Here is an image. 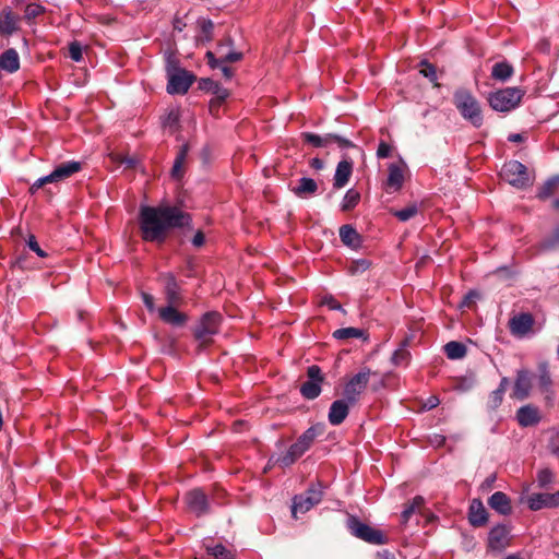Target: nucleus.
I'll list each match as a JSON object with an SVG mask.
<instances>
[{"instance_id": "obj_1", "label": "nucleus", "mask_w": 559, "mask_h": 559, "mask_svg": "<svg viewBox=\"0 0 559 559\" xmlns=\"http://www.w3.org/2000/svg\"><path fill=\"white\" fill-rule=\"evenodd\" d=\"M191 215L177 205H143L139 212V225L144 241L163 243L175 228L190 226Z\"/></svg>"}, {"instance_id": "obj_2", "label": "nucleus", "mask_w": 559, "mask_h": 559, "mask_svg": "<svg viewBox=\"0 0 559 559\" xmlns=\"http://www.w3.org/2000/svg\"><path fill=\"white\" fill-rule=\"evenodd\" d=\"M453 104L462 117L475 128L483 126L481 108L476 97L466 88H459L453 94Z\"/></svg>"}, {"instance_id": "obj_3", "label": "nucleus", "mask_w": 559, "mask_h": 559, "mask_svg": "<svg viewBox=\"0 0 559 559\" xmlns=\"http://www.w3.org/2000/svg\"><path fill=\"white\" fill-rule=\"evenodd\" d=\"M319 431L316 427H309L289 449L281 456L277 457L276 463L281 467H288L293 465L299 457H301L313 444Z\"/></svg>"}, {"instance_id": "obj_4", "label": "nucleus", "mask_w": 559, "mask_h": 559, "mask_svg": "<svg viewBox=\"0 0 559 559\" xmlns=\"http://www.w3.org/2000/svg\"><path fill=\"white\" fill-rule=\"evenodd\" d=\"M524 95L525 91L520 87H506L490 93L488 103L493 110L508 112L520 105Z\"/></svg>"}, {"instance_id": "obj_5", "label": "nucleus", "mask_w": 559, "mask_h": 559, "mask_svg": "<svg viewBox=\"0 0 559 559\" xmlns=\"http://www.w3.org/2000/svg\"><path fill=\"white\" fill-rule=\"evenodd\" d=\"M346 527L355 537L372 544V545H383L388 542V537L383 534L382 531L377 530L366 523H362L357 516L348 515L346 521Z\"/></svg>"}, {"instance_id": "obj_6", "label": "nucleus", "mask_w": 559, "mask_h": 559, "mask_svg": "<svg viewBox=\"0 0 559 559\" xmlns=\"http://www.w3.org/2000/svg\"><path fill=\"white\" fill-rule=\"evenodd\" d=\"M222 316L218 312H206L202 316L199 323L194 328V337L201 345H209L213 335L219 331Z\"/></svg>"}, {"instance_id": "obj_7", "label": "nucleus", "mask_w": 559, "mask_h": 559, "mask_svg": "<svg viewBox=\"0 0 559 559\" xmlns=\"http://www.w3.org/2000/svg\"><path fill=\"white\" fill-rule=\"evenodd\" d=\"M500 177L513 187L523 189L531 183V178L525 165L519 160H509L503 164Z\"/></svg>"}, {"instance_id": "obj_8", "label": "nucleus", "mask_w": 559, "mask_h": 559, "mask_svg": "<svg viewBox=\"0 0 559 559\" xmlns=\"http://www.w3.org/2000/svg\"><path fill=\"white\" fill-rule=\"evenodd\" d=\"M301 139L305 143L313 147H329L332 144H336L341 150L355 147L353 141L335 133L319 135L312 132H302Z\"/></svg>"}, {"instance_id": "obj_9", "label": "nucleus", "mask_w": 559, "mask_h": 559, "mask_svg": "<svg viewBox=\"0 0 559 559\" xmlns=\"http://www.w3.org/2000/svg\"><path fill=\"white\" fill-rule=\"evenodd\" d=\"M370 374L371 371L369 368H361L360 371L345 384L344 397L349 404L355 405L359 401L361 393L367 388Z\"/></svg>"}, {"instance_id": "obj_10", "label": "nucleus", "mask_w": 559, "mask_h": 559, "mask_svg": "<svg viewBox=\"0 0 559 559\" xmlns=\"http://www.w3.org/2000/svg\"><path fill=\"white\" fill-rule=\"evenodd\" d=\"M323 492L319 486H311L304 495L294 497L292 513L297 518L298 513H306L322 500Z\"/></svg>"}, {"instance_id": "obj_11", "label": "nucleus", "mask_w": 559, "mask_h": 559, "mask_svg": "<svg viewBox=\"0 0 559 559\" xmlns=\"http://www.w3.org/2000/svg\"><path fill=\"white\" fill-rule=\"evenodd\" d=\"M308 380L300 386L301 395L307 400H314L321 393V384L324 380L321 368L312 365L307 369Z\"/></svg>"}, {"instance_id": "obj_12", "label": "nucleus", "mask_w": 559, "mask_h": 559, "mask_svg": "<svg viewBox=\"0 0 559 559\" xmlns=\"http://www.w3.org/2000/svg\"><path fill=\"white\" fill-rule=\"evenodd\" d=\"M535 319L530 312H521L512 316L508 322V328L516 338H524L527 336L534 328Z\"/></svg>"}, {"instance_id": "obj_13", "label": "nucleus", "mask_w": 559, "mask_h": 559, "mask_svg": "<svg viewBox=\"0 0 559 559\" xmlns=\"http://www.w3.org/2000/svg\"><path fill=\"white\" fill-rule=\"evenodd\" d=\"M185 500L189 511L197 516H203L211 511L209 498L200 488L187 492Z\"/></svg>"}, {"instance_id": "obj_14", "label": "nucleus", "mask_w": 559, "mask_h": 559, "mask_svg": "<svg viewBox=\"0 0 559 559\" xmlns=\"http://www.w3.org/2000/svg\"><path fill=\"white\" fill-rule=\"evenodd\" d=\"M167 92L171 95L180 94L183 95L188 92L190 86L194 81V75L189 73L187 70L181 69L179 71H175L170 75L167 76Z\"/></svg>"}, {"instance_id": "obj_15", "label": "nucleus", "mask_w": 559, "mask_h": 559, "mask_svg": "<svg viewBox=\"0 0 559 559\" xmlns=\"http://www.w3.org/2000/svg\"><path fill=\"white\" fill-rule=\"evenodd\" d=\"M532 381L533 374L528 370H518L512 397L520 401L527 399L532 390Z\"/></svg>"}, {"instance_id": "obj_16", "label": "nucleus", "mask_w": 559, "mask_h": 559, "mask_svg": "<svg viewBox=\"0 0 559 559\" xmlns=\"http://www.w3.org/2000/svg\"><path fill=\"white\" fill-rule=\"evenodd\" d=\"M160 281L164 283V294L167 306H179L182 301L179 284L171 273L160 275Z\"/></svg>"}, {"instance_id": "obj_17", "label": "nucleus", "mask_w": 559, "mask_h": 559, "mask_svg": "<svg viewBox=\"0 0 559 559\" xmlns=\"http://www.w3.org/2000/svg\"><path fill=\"white\" fill-rule=\"evenodd\" d=\"M406 165L401 163H392L389 165V175L385 181L386 192L393 193L402 189L404 183V173Z\"/></svg>"}, {"instance_id": "obj_18", "label": "nucleus", "mask_w": 559, "mask_h": 559, "mask_svg": "<svg viewBox=\"0 0 559 559\" xmlns=\"http://www.w3.org/2000/svg\"><path fill=\"white\" fill-rule=\"evenodd\" d=\"M527 506L532 511H538L544 508H556L559 506V490L555 493H533L527 499Z\"/></svg>"}, {"instance_id": "obj_19", "label": "nucleus", "mask_w": 559, "mask_h": 559, "mask_svg": "<svg viewBox=\"0 0 559 559\" xmlns=\"http://www.w3.org/2000/svg\"><path fill=\"white\" fill-rule=\"evenodd\" d=\"M510 530L507 525L493 526L488 534V547L492 550H502L509 545Z\"/></svg>"}, {"instance_id": "obj_20", "label": "nucleus", "mask_w": 559, "mask_h": 559, "mask_svg": "<svg viewBox=\"0 0 559 559\" xmlns=\"http://www.w3.org/2000/svg\"><path fill=\"white\" fill-rule=\"evenodd\" d=\"M353 406L349 404L346 399L334 401L329 409L328 419L329 423L333 426L341 425L349 414V407Z\"/></svg>"}, {"instance_id": "obj_21", "label": "nucleus", "mask_w": 559, "mask_h": 559, "mask_svg": "<svg viewBox=\"0 0 559 559\" xmlns=\"http://www.w3.org/2000/svg\"><path fill=\"white\" fill-rule=\"evenodd\" d=\"M82 169V163L76 160H69L66 163H61L58 165L53 171L49 174V177L53 182H59L62 180H66L73 176L74 174L79 173Z\"/></svg>"}, {"instance_id": "obj_22", "label": "nucleus", "mask_w": 559, "mask_h": 559, "mask_svg": "<svg viewBox=\"0 0 559 559\" xmlns=\"http://www.w3.org/2000/svg\"><path fill=\"white\" fill-rule=\"evenodd\" d=\"M468 521L474 527H481L488 522V512L479 499H473L468 509Z\"/></svg>"}, {"instance_id": "obj_23", "label": "nucleus", "mask_w": 559, "mask_h": 559, "mask_svg": "<svg viewBox=\"0 0 559 559\" xmlns=\"http://www.w3.org/2000/svg\"><path fill=\"white\" fill-rule=\"evenodd\" d=\"M516 420L521 427L535 426L540 421V414L536 406L524 405L516 412Z\"/></svg>"}, {"instance_id": "obj_24", "label": "nucleus", "mask_w": 559, "mask_h": 559, "mask_svg": "<svg viewBox=\"0 0 559 559\" xmlns=\"http://www.w3.org/2000/svg\"><path fill=\"white\" fill-rule=\"evenodd\" d=\"M177 306H166L158 309L159 318L163 322L174 325L182 326L186 324L188 317L176 309Z\"/></svg>"}, {"instance_id": "obj_25", "label": "nucleus", "mask_w": 559, "mask_h": 559, "mask_svg": "<svg viewBox=\"0 0 559 559\" xmlns=\"http://www.w3.org/2000/svg\"><path fill=\"white\" fill-rule=\"evenodd\" d=\"M489 507L502 515H509L512 512L510 498L502 491L493 492L488 499Z\"/></svg>"}, {"instance_id": "obj_26", "label": "nucleus", "mask_w": 559, "mask_h": 559, "mask_svg": "<svg viewBox=\"0 0 559 559\" xmlns=\"http://www.w3.org/2000/svg\"><path fill=\"white\" fill-rule=\"evenodd\" d=\"M352 173L353 163L347 159L341 160L336 166L333 187L335 189L345 187L350 178Z\"/></svg>"}, {"instance_id": "obj_27", "label": "nucleus", "mask_w": 559, "mask_h": 559, "mask_svg": "<svg viewBox=\"0 0 559 559\" xmlns=\"http://www.w3.org/2000/svg\"><path fill=\"white\" fill-rule=\"evenodd\" d=\"M20 57L15 49L9 48L0 55V69L9 73L17 71Z\"/></svg>"}, {"instance_id": "obj_28", "label": "nucleus", "mask_w": 559, "mask_h": 559, "mask_svg": "<svg viewBox=\"0 0 559 559\" xmlns=\"http://www.w3.org/2000/svg\"><path fill=\"white\" fill-rule=\"evenodd\" d=\"M340 238L344 245L352 248H358L361 245V237L352 225H343L340 228Z\"/></svg>"}, {"instance_id": "obj_29", "label": "nucleus", "mask_w": 559, "mask_h": 559, "mask_svg": "<svg viewBox=\"0 0 559 559\" xmlns=\"http://www.w3.org/2000/svg\"><path fill=\"white\" fill-rule=\"evenodd\" d=\"M513 74V67L507 62H497L491 70V78L496 81L506 82Z\"/></svg>"}, {"instance_id": "obj_30", "label": "nucleus", "mask_w": 559, "mask_h": 559, "mask_svg": "<svg viewBox=\"0 0 559 559\" xmlns=\"http://www.w3.org/2000/svg\"><path fill=\"white\" fill-rule=\"evenodd\" d=\"M318 185L312 178L302 177L299 179L297 187L293 189L298 197L312 195L317 192Z\"/></svg>"}, {"instance_id": "obj_31", "label": "nucleus", "mask_w": 559, "mask_h": 559, "mask_svg": "<svg viewBox=\"0 0 559 559\" xmlns=\"http://www.w3.org/2000/svg\"><path fill=\"white\" fill-rule=\"evenodd\" d=\"M16 29V19L10 10L0 14V33L11 35Z\"/></svg>"}, {"instance_id": "obj_32", "label": "nucleus", "mask_w": 559, "mask_h": 559, "mask_svg": "<svg viewBox=\"0 0 559 559\" xmlns=\"http://www.w3.org/2000/svg\"><path fill=\"white\" fill-rule=\"evenodd\" d=\"M559 187V176L549 178L538 190L537 198L546 200L551 197Z\"/></svg>"}, {"instance_id": "obj_33", "label": "nucleus", "mask_w": 559, "mask_h": 559, "mask_svg": "<svg viewBox=\"0 0 559 559\" xmlns=\"http://www.w3.org/2000/svg\"><path fill=\"white\" fill-rule=\"evenodd\" d=\"M187 154H188V145L185 144L180 147V150L175 158L173 168H171V176L176 179L181 178L183 175L182 166L186 160Z\"/></svg>"}, {"instance_id": "obj_34", "label": "nucleus", "mask_w": 559, "mask_h": 559, "mask_svg": "<svg viewBox=\"0 0 559 559\" xmlns=\"http://www.w3.org/2000/svg\"><path fill=\"white\" fill-rule=\"evenodd\" d=\"M444 352L450 359H461L466 355V347L460 342L451 341L445 344Z\"/></svg>"}, {"instance_id": "obj_35", "label": "nucleus", "mask_w": 559, "mask_h": 559, "mask_svg": "<svg viewBox=\"0 0 559 559\" xmlns=\"http://www.w3.org/2000/svg\"><path fill=\"white\" fill-rule=\"evenodd\" d=\"M552 384V380L548 370L547 362H540L538 365V385L543 392L549 391Z\"/></svg>"}, {"instance_id": "obj_36", "label": "nucleus", "mask_w": 559, "mask_h": 559, "mask_svg": "<svg viewBox=\"0 0 559 559\" xmlns=\"http://www.w3.org/2000/svg\"><path fill=\"white\" fill-rule=\"evenodd\" d=\"M424 502L425 500L421 496L414 497L413 500L407 503L402 511L401 518L403 523L408 522L411 516L424 506Z\"/></svg>"}, {"instance_id": "obj_37", "label": "nucleus", "mask_w": 559, "mask_h": 559, "mask_svg": "<svg viewBox=\"0 0 559 559\" xmlns=\"http://www.w3.org/2000/svg\"><path fill=\"white\" fill-rule=\"evenodd\" d=\"M365 335V331L358 328H342L333 332L336 340L359 338Z\"/></svg>"}, {"instance_id": "obj_38", "label": "nucleus", "mask_w": 559, "mask_h": 559, "mask_svg": "<svg viewBox=\"0 0 559 559\" xmlns=\"http://www.w3.org/2000/svg\"><path fill=\"white\" fill-rule=\"evenodd\" d=\"M418 205L416 203L409 204L402 210H394L391 213L401 222H407L418 214Z\"/></svg>"}, {"instance_id": "obj_39", "label": "nucleus", "mask_w": 559, "mask_h": 559, "mask_svg": "<svg viewBox=\"0 0 559 559\" xmlns=\"http://www.w3.org/2000/svg\"><path fill=\"white\" fill-rule=\"evenodd\" d=\"M360 200V193L354 189L347 190L342 201V211L347 212L353 210Z\"/></svg>"}, {"instance_id": "obj_40", "label": "nucleus", "mask_w": 559, "mask_h": 559, "mask_svg": "<svg viewBox=\"0 0 559 559\" xmlns=\"http://www.w3.org/2000/svg\"><path fill=\"white\" fill-rule=\"evenodd\" d=\"M407 341H404L403 344L393 353L391 357V361L395 366H401L407 364L409 359V352L406 349Z\"/></svg>"}, {"instance_id": "obj_41", "label": "nucleus", "mask_w": 559, "mask_h": 559, "mask_svg": "<svg viewBox=\"0 0 559 559\" xmlns=\"http://www.w3.org/2000/svg\"><path fill=\"white\" fill-rule=\"evenodd\" d=\"M206 551L209 555L213 556L214 559H234L231 551L228 550L222 544H216L214 546H206Z\"/></svg>"}, {"instance_id": "obj_42", "label": "nucleus", "mask_w": 559, "mask_h": 559, "mask_svg": "<svg viewBox=\"0 0 559 559\" xmlns=\"http://www.w3.org/2000/svg\"><path fill=\"white\" fill-rule=\"evenodd\" d=\"M419 73L427 78L431 83H433L435 86H439V84L437 83L438 76L436 67L426 60L421 61L419 63Z\"/></svg>"}, {"instance_id": "obj_43", "label": "nucleus", "mask_w": 559, "mask_h": 559, "mask_svg": "<svg viewBox=\"0 0 559 559\" xmlns=\"http://www.w3.org/2000/svg\"><path fill=\"white\" fill-rule=\"evenodd\" d=\"M45 12L44 7L37 3H29L26 5L24 10V19L28 22L34 20L35 17L39 16Z\"/></svg>"}, {"instance_id": "obj_44", "label": "nucleus", "mask_w": 559, "mask_h": 559, "mask_svg": "<svg viewBox=\"0 0 559 559\" xmlns=\"http://www.w3.org/2000/svg\"><path fill=\"white\" fill-rule=\"evenodd\" d=\"M503 395L501 391L493 390L488 396L487 407L491 411L497 409L502 404Z\"/></svg>"}, {"instance_id": "obj_45", "label": "nucleus", "mask_w": 559, "mask_h": 559, "mask_svg": "<svg viewBox=\"0 0 559 559\" xmlns=\"http://www.w3.org/2000/svg\"><path fill=\"white\" fill-rule=\"evenodd\" d=\"M554 475L550 469L544 468L537 473L536 481L538 487L545 488L552 481Z\"/></svg>"}, {"instance_id": "obj_46", "label": "nucleus", "mask_w": 559, "mask_h": 559, "mask_svg": "<svg viewBox=\"0 0 559 559\" xmlns=\"http://www.w3.org/2000/svg\"><path fill=\"white\" fill-rule=\"evenodd\" d=\"M69 55H70V58L73 60V61H81L82 60V47L80 45L79 41H72L70 43L69 45Z\"/></svg>"}, {"instance_id": "obj_47", "label": "nucleus", "mask_w": 559, "mask_h": 559, "mask_svg": "<svg viewBox=\"0 0 559 559\" xmlns=\"http://www.w3.org/2000/svg\"><path fill=\"white\" fill-rule=\"evenodd\" d=\"M182 68L179 67V61L176 57L169 55L166 60V73L167 76L174 73L175 71H179Z\"/></svg>"}, {"instance_id": "obj_48", "label": "nucleus", "mask_w": 559, "mask_h": 559, "mask_svg": "<svg viewBox=\"0 0 559 559\" xmlns=\"http://www.w3.org/2000/svg\"><path fill=\"white\" fill-rule=\"evenodd\" d=\"M27 246L28 248L34 251L38 257L40 258H45L47 255V253L41 250V248L39 247L35 236H29L28 240H27Z\"/></svg>"}, {"instance_id": "obj_49", "label": "nucleus", "mask_w": 559, "mask_h": 559, "mask_svg": "<svg viewBox=\"0 0 559 559\" xmlns=\"http://www.w3.org/2000/svg\"><path fill=\"white\" fill-rule=\"evenodd\" d=\"M391 152H392V146L390 144H388L386 142L381 141L378 145L377 157L378 158H386L390 156Z\"/></svg>"}, {"instance_id": "obj_50", "label": "nucleus", "mask_w": 559, "mask_h": 559, "mask_svg": "<svg viewBox=\"0 0 559 559\" xmlns=\"http://www.w3.org/2000/svg\"><path fill=\"white\" fill-rule=\"evenodd\" d=\"M209 84H211V87H213V94L214 96L221 98V99H226L229 95L228 91L226 88H224L223 86H221L217 82H207Z\"/></svg>"}, {"instance_id": "obj_51", "label": "nucleus", "mask_w": 559, "mask_h": 559, "mask_svg": "<svg viewBox=\"0 0 559 559\" xmlns=\"http://www.w3.org/2000/svg\"><path fill=\"white\" fill-rule=\"evenodd\" d=\"M205 57L207 59V64L212 69L219 68L224 63L222 55L219 56V58H216L214 52L207 51Z\"/></svg>"}, {"instance_id": "obj_52", "label": "nucleus", "mask_w": 559, "mask_h": 559, "mask_svg": "<svg viewBox=\"0 0 559 559\" xmlns=\"http://www.w3.org/2000/svg\"><path fill=\"white\" fill-rule=\"evenodd\" d=\"M141 296H142V300H143L146 309L150 312H154L156 310L155 302H154V297L151 294L145 293V292H142Z\"/></svg>"}, {"instance_id": "obj_53", "label": "nucleus", "mask_w": 559, "mask_h": 559, "mask_svg": "<svg viewBox=\"0 0 559 559\" xmlns=\"http://www.w3.org/2000/svg\"><path fill=\"white\" fill-rule=\"evenodd\" d=\"M46 183H52L49 175L38 178L29 188V192L34 194L38 189H40Z\"/></svg>"}, {"instance_id": "obj_54", "label": "nucleus", "mask_w": 559, "mask_h": 559, "mask_svg": "<svg viewBox=\"0 0 559 559\" xmlns=\"http://www.w3.org/2000/svg\"><path fill=\"white\" fill-rule=\"evenodd\" d=\"M222 58H223L224 63L237 62V61L241 60L242 53L241 52L231 51V52H228L226 55H222Z\"/></svg>"}, {"instance_id": "obj_55", "label": "nucleus", "mask_w": 559, "mask_h": 559, "mask_svg": "<svg viewBox=\"0 0 559 559\" xmlns=\"http://www.w3.org/2000/svg\"><path fill=\"white\" fill-rule=\"evenodd\" d=\"M178 121H179L178 114H177V112H175V111H170V112L167 115V117H166V119H165L164 124H165V126H168V127H170V128H171V127L177 126V124H178Z\"/></svg>"}, {"instance_id": "obj_56", "label": "nucleus", "mask_w": 559, "mask_h": 559, "mask_svg": "<svg viewBox=\"0 0 559 559\" xmlns=\"http://www.w3.org/2000/svg\"><path fill=\"white\" fill-rule=\"evenodd\" d=\"M199 23H200L202 32L206 36H209L212 33L213 28H214L213 22L211 20H201Z\"/></svg>"}, {"instance_id": "obj_57", "label": "nucleus", "mask_w": 559, "mask_h": 559, "mask_svg": "<svg viewBox=\"0 0 559 559\" xmlns=\"http://www.w3.org/2000/svg\"><path fill=\"white\" fill-rule=\"evenodd\" d=\"M440 403V400L438 396L436 395H431L430 397L427 399V401L424 403V408L425 409H432L435 407H437Z\"/></svg>"}, {"instance_id": "obj_58", "label": "nucleus", "mask_w": 559, "mask_h": 559, "mask_svg": "<svg viewBox=\"0 0 559 559\" xmlns=\"http://www.w3.org/2000/svg\"><path fill=\"white\" fill-rule=\"evenodd\" d=\"M324 304L328 305V307L331 310H341L342 309L341 304L337 300H335L333 297L325 298Z\"/></svg>"}, {"instance_id": "obj_59", "label": "nucleus", "mask_w": 559, "mask_h": 559, "mask_svg": "<svg viewBox=\"0 0 559 559\" xmlns=\"http://www.w3.org/2000/svg\"><path fill=\"white\" fill-rule=\"evenodd\" d=\"M204 241H205L204 234L201 230L197 231V234L192 238V245L195 247H201L204 243Z\"/></svg>"}, {"instance_id": "obj_60", "label": "nucleus", "mask_w": 559, "mask_h": 559, "mask_svg": "<svg viewBox=\"0 0 559 559\" xmlns=\"http://www.w3.org/2000/svg\"><path fill=\"white\" fill-rule=\"evenodd\" d=\"M173 26H174L175 31L182 32L183 28L186 27V23L183 22V20L181 17L175 16V19L173 21Z\"/></svg>"}, {"instance_id": "obj_61", "label": "nucleus", "mask_w": 559, "mask_h": 559, "mask_svg": "<svg viewBox=\"0 0 559 559\" xmlns=\"http://www.w3.org/2000/svg\"><path fill=\"white\" fill-rule=\"evenodd\" d=\"M219 69L222 70L223 72V75L226 78V79H231L233 75H234V71L230 67L227 66V63H223Z\"/></svg>"}, {"instance_id": "obj_62", "label": "nucleus", "mask_w": 559, "mask_h": 559, "mask_svg": "<svg viewBox=\"0 0 559 559\" xmlns=\"http://www.w3.org/2000/svg\"><path fill=\"white\" fill-rule=\"evenodd\" d=\"M310 166L316 170H321L324 166V163L319 157H314L310 160Z\"/></svg>"}, {"instance_id": "obj_63", "label": "nucleus", "mask_w": 559, "mask_h": 559, "mask_svg": "<svg viewBox=\"0 0 559 559\" xmlns=\"http://www.w3.org/2000/svg\"><path fill=\"white\" fill-rule=\"evenodd\" d=\"M377 559H395V556L389 550H382L377 552Z\"/></svg>"}, {"instance_id": "obj_64", "label": "nucleus", "mask_w": 559, "mask_h": 559, "mask_svg": "<svg viewBox=\"0 0 559 559\" xmlns=\"http://www.w3.org/2000/svg\"><path fill=\"white\" fill-rule=\"evenodd\" d=\"M551 243L559 245V224L554 228Z\"/></svg>"}]
</instances>
